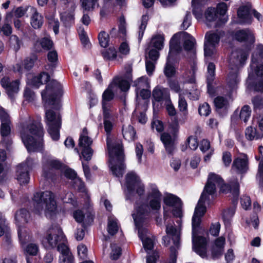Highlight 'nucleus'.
I'll return each mask as SVG.
<instances>
[{
	"label": "nucleus",
	"mask_w": 263,
	"mask_h": 263,
	"mask_svg": "<svg viewBox=\"0 0 263 263\" xmlns=\"http://www.w3.org/2000/svg\"><path fill=\"white\" fill-rule=\"evenodd\" d=\"M107 146L110 157L109 166L112 174L117 177H122L125 165L124 163V155L122 141L116 140L114 142L110 138H107Z\"/></svg>",
	"instance_id": "obj_4"
},
{
	"label": "nucleus",
	"mask_w": 263,
	"mask_h": 263,
	"mask_svg": "<svg viewBox=\"0 0 263 263\" xmlns=\"http://www.w3.org/2000/svg\"><path fill=\"white\" fill-rule=\"evenodd\" d=\"M164 203L169 206H181L182 203L180 198L173 194H169L164 198Z\"/></svg>",
	"instance_id": "obj_40"
},
{
	"label": "nucleus",
	"mask_w": 263,
	"mask_h": 263,
	"mask_svg": "<svg viewBox=\"0 0 263 263\" xmlns=\"http://www.w3.org/2000/svg\"><path fill=\"white\" fill-rule=\"evenodd\" d=\"M180 35L184 40V49L187 51H191L195 53V46L196 44L195 38L186 32H183L180 33Z\"/></svg>",
	"instance_id": "obj_30"
},
{
	"label": "nucleus",
	"mask_w": 263,
	"mask_h": 263,
	"mask_svg": "<svg viewBox=\"0 0 263 263\" xmlns=\"http://www.w3.org/2000/svg\"><path fill=\"white\" fill-rule=\"evenodd\" d=\"M153 97L154 99L158 102L165 101L170 99V95L168 90L164 88L157 86L153 91Z\"/></svg>",
	"instance_id": "obj_29"
},
{
	"label": "nucleus",
	"mask_w": 263,
	"mask_h": 263,
	"mask_svg": "<svg viewBox=\"0 0 263 263\" xmlns=\"http://www.w3.org/2000/svg\"><path fill=\"white\" fill-rule=\"evenodd\" d=\"M119 229L118 220L116 218L109 217L107 226L108 232L111 235L117 233Z\"/></svg>",
	"instance_id": "obj_48"
},
{
	"label": "nucleus",
	"mask_w": 263,
	"mask_h": 263,
	"mask_svg": "<svg viewBox=\"0 0 263 263\" xmlns=\"http://www.w3.org/2000/svg\"><path fill=\"white\" fill-rule=\"evenodd\" d=\"M248 56L247 51L242 49H236L233 51L229 59L230 67L231 69L228 77V85L231 90L236 88L239 79L238 77V69L243 65Z\"/></svg>",
	"instance_id": "obj_6"
},
{
	"label": "nucleus",
	"mask_w": 263,
	"mask_h": 263,
	"mask_svg": "<svg viewBox=\"0 0 263 263\" xmlns=\"http://www.w3.org/2000/svg\"><path fill=\"white\" fill-rule=\"evenodd\" d=\"M180 34H175L171 39L170 42V51L167 57L168 58L174 59V56L182 50V47L180 43Z\"/></svg>",
	"instance_id": "obj_28"
},
{
	"label": "nucleus",
	"mask_w": 263,
	"mask_h": 263,
	"mask_svg": "<svg viewBox=\"0 0 263 263\" xmlns=\"http://www.w3.org/2000/svg\"><path fill=\"white\" fill-rule=\"evenodd\" d=\"M39 251V246L34 243H29L24 249V252L26 255L30 256H35Z\"/></svg>",
	"instance_id": "obj_54"
},
{
	"label": "nucleus",
	"mask_w": 263,
	"mask_h": 263,
	"mask_svg": "<svg viewBox=\"0 0 263 263\" xmlns=\"http://www.w3.org/2000/svg\"><path fill=\"white\" fill-rule=\"evenodd\" d=\"M149 200L148 204L136 203L135 212L132 214L136 226H139L141 223H146L151 211H158L161 208V198H147Z\"/></svg>",
	"instance_id": "obj_7"
},
{
	"label": "nucleus",
	"mask_w": 263,
	"mask_h": 263,
	"mask_svg": "<svg viewBox=\"0 0 263 263\" xmlns=\"http://www.w3.org/2000/svg\"><path fill=\"white\" fill-rule=\"evenodd\" d=\"M29 217L30 214L27 210L22 209L17 211L15 214V218L17 227H19V226H21V224L27 223L28 221Z\"/></svg>",
	"instance_id": "obj_38"
},
{
	"label": "nucleus",
	"mask_w": 263,
	"mask_h": 263,
	"mask_svg": "<svg viewBox=\"0 0 263 263\" xmlns=\"http://www.w3.org/2000/svg\"><path fill=\"white\" fill-rule=\"evenodd\" d=\"M31 12L32 14L31 17V25L34 29H39L43 25V17L34 8H31Z\"/></svg>",
	"instance_id": "obj_36"
},
{
	"label": "nucleus",
	"mask_w": 263,
	"mask_h": 263,
	"mask_svg": "<svg viewBox=\"0 0 263 263\" xmlns=\"http://www.w3.org/2000/svg\"><path fill=\"white\" fill-rule=\"evenodd\" d=\"M126 23L124 17H121L118 27V30L116 28H112L110 32V35L112 37L124 38L126 35Z\"/></svg>",
	"instance_id": "obj_31"
},
{
	"label": "nucleus",
	"mask_w": 263,
	"mask_h": 263,
	"mask_svg": "<svg viewBox=\"0 0 263 263\" xmlns=\"http://www.w3.org/2000/svg\"><path fill=\"white\" fill-rule=\"evenodd\" d=\"M60 198L64 203H71L73 206L77 205V201L74 200V195L71 192L64 191L60 195Z\"/></svg>",
	"instance_id": "obj_45"
},
{
	"label": "nucleus",
	"mask_w": 263,
	"mask_h": 263,
	"mask_svg": "<svg viewBox=\"0 0 263 263\" xmlns=\"http://www.w3.org/2000/svg\"><path fill=\"white\" fill-rule=\"evenodd\" d=\"M63 164L57 160L48 158L44 160L43 165V175L46 178L51 177V174L53 170L62 169Z\"/></svg>",
	"instance_id": "obj_18"
},
{
	"label": "nucleus",
	"mask_w": 263,
	"mask_h": 263,
	"mask_svg": "<svg viewBox=\"0 0 263 263\" xmlns=\"http://www.w3.org/2000/svg\"><path fill=\"white\" fill-rule=\"evenodd\" d=\"M148 20V16L146 14L143 15L141 18V25L139 27V39L140 40L143 37L144 30L146 28L147 23Z\"/></svg>",
	"instance_id": "obj_59"
},
{
	"label": "nucleus",
	"mask_w": 263,
	"mask_h": 263,
	"mask_svg": "<svg viewBox=\"0 0 263 263\" xmlns=\"http://www.w3.org/2000/svg\"><path fill=\"white\" fill-rule=\"evenodd\" d=\"M166 233L167 235L163 236L162 240L163 244L167 246L170 243V237L171 236L173 241L174 246L172 247L174 248L176 250V254L177 255V250L176 248H178L180 242V230L177 229L176 228L172 225L167 224L166 227ZM172 247L170 248V249Z\"/></svg>",
	"instance_id": "obj_15"
},
{
	"label": "nucleus",
	"mask_w": 263,
	"mask_h": 263,
	"mask_svg": "<svg viewBox=\"0 0 263 263\" xmlns=\"http://www.w3.org/2000/svg\"><path fill=\"white\" fill-rule=\"evenodd\" d=\"M122 134L125 139L128 141L134 140L136 136V132L134 127L130 125H123L122 127Z\"/></svg>",
	"instance_id": "obj_43"
},
{
	"label": "nucleus",
	"mask_w": 263,
	"mask_h": 263,
	"mask_svg": "<svg viewBox=\"0 0 263 263\" xmlns=\"http://www.w3.org/2000/svg\"><path fill=\"white\" fill-rule=\"evenodd\" d=\"M82 7L86 11H92L96 6L99 7L98 0H81Z\"/></svg>",
	"instance_id": "obj_52"
},
{
	"label": "nucleus",
	"mask_w": 263,
	"mask_h": 263,
	"mask_svg": "<svg viewBox=\"0 0 263 263\" xmlns=\"http://www.w3.org/2000/svg\"><path fill=\"white\" fill-rule=\"evenodd\" d=\"M98 40L102 47H106L109 44V35L104 31H101L98 34Z\"/></svg>",
	"instance_id": "obj_57"
},
{
	"label": "nucleus",
	"mask_w": 263,
	"mask_h": 263,
	"mask_svg": "<svg viewBox=\"0 0 263 263\" xmlns=\"http://www.w3.org/2000/svg\"><path fill=\"white\" fill-rule=\"evenodd\" d=\"M174 59H170L168 57L167 59V62L164 68V72L166 77L168 78L173 77L175 73V67L172 63V61Z\"/></svg>",
	"instance_id": "obj_51"
},
{
	"label": "nucleus",
	"mask_w": 263,
	"mask_h": 263,
	"mask_svg": "<svg viewBox=\"0 0 263 263\" xmlns=\"http://www.w3.org/2000/svg\"><path fill=\"white\" fill-rule=\"evenodd\" d=\"M232 100L228 96H218L214 99L216 111L220 116L226 115L230 107Z\"/></svg>",
	"instance_id": "obj_16"
},
{
	"label": "nucleus",
	"mask_w": 263,
	"mask_h": 263,
	"mask_svg": "<svg viewBox=\"0 0 263 263\" xmlns=\"http://www.w3.org/2000/svg\"><path fill=\"white\" fill-rule=\"evenodd\" d=\"M49 26L52 28L54 33H59L60 23L58 18H55L54 15H46Z\"/></svg>",
	"instance_id": "obj_47"
},
{
	"label": "nucleus",
	"mask_w": 263,
	"mask_h": 263,
	"mask_svg": "<svg viewBox=\"0 0 263 263\" xmlns=\"http://www.w3.org/2000/svg\"><path fill=\"white\" fill-rule=\"evenodd\" d=\"M192 70L193 74L192 77L188 80V82L193 84V89L189 90L188 97L191 100H197L199 99L200 91L197 88V86L195 84V77L194 73L197 68L195 65L193 66Z\"/></svg>",
	"instance_id": "obj_33"
},
{
	"label": "nucleus",
	"mask_w": 263,
	"mask_h": 263,
	"mask_svg": "<svg viewBox=\"0 0 263 263\" xmlns=\"http://www.w3.org/2000/svg\"><path fill=\"white\" fill-rule=\"evenodd\" d=\"M50 76L47 73L43 72L33 77L31 80L30 83L33 86L37 88L40 85L48 82Z\"/></svg>",
	"instance_id": "obj_35"
},
{
	"label": "nucleus",
	"mask_w": 263,
	"mask_h": 263,
	"mask_svg": "<svg viewBox=\"0 0 263 263\" xmlns=\"http://www.w3.org/2000/svg\"><path fill=\"white\" fill-rule=\"evenodd\" d=\"M134 86L136 87V93L138 96L139 90L142 89L147 88L148 86L147 78L146 77H141L134 82Z\"/></svg>",
	"instance_id": "obj_46"
},
{
	"label": "nucleus",
	"mask_w": 263,
	"mask_h": 263,
	"mask_svg": "<svg viewBox=\"0 0 263 263\" xmlns=\"http://www.w3.org/2000/svg\"><path fill=\"white\" fill-rule=\"evenodd\" d=\"M43 127L40 121H30L21 133V138L29 152H40L43 147Z\"/></svg>",
	"instance_id": "obj_2"
},
{
	"label": "nucleus",
	"mask_w": 263,
	"mask_h": 263,
	"mask_svg": "<svg viewBox=\"0 0 263 263\" xmlns=\"http://www.w3.org/2000/svg\"><path fill=\"white\" fill-rule=\"evenodd\" d=\"M61 255L59 257V263H74V257L67 246H63L59 251Z\"/></svg>",
	"instance_id": "obj_34"
},
{
	"label": "nucleus",
	"mask_w": 263,
	"mask_h": 263,
	"mask_svg": "<svg viewBox=\"0 0 263 263\" xmlns=\"http://www.w3.org/2000/svg\"><path fill=\"white\" fill-rule=\"evenodd\" d=\"M45 122L48 127V132L52 139L57 141L60 138L61 120L60 114L51 109L46 111Z\"/></svg>",
	"instance_id": "obj_10"
},
{
	"label": "nucleus",
	"mask_w": 263,
	"mask_h": 263,
	"mask_svg": "<svg viewBox=\"0 0 263 263\" xmlns=\"http://www.w3.org/2000/svg\"><path fill=\"white\" fill-rule=\"evenodd\" d=\"M251 108L248 105L243 106L239 111L236 110L231 116V124L237 125L240 121L246 124L251 117Z\"/></svg>",
	"instance_id": "obj_14"
},
{
	"label": "nucleus",
	"mask_w": 263,
	"mask_h": 263,
	"mask_svg": "<svg viewBox=\"0 0 263 263\" xmlns=\"http://www.w3.org/2000/svg\"><path fill=\"white\" fill-rule=\"evenodd\" d=\"M239 18L238 23L240 24H250L252 23L251 6L248 4L240 6L237 10Z\"/></svg>",
	"instance_id": "obj_22"
},
{
	"label": "nucleus",
	"mask_w": 263,
	"mask_h": 263,
	"mask_svg": "<svg viewBox=\"0 0 263 263\" xmlns=\"http://www.w3.org/2000/svg\"><path fill=\"white\" fill-rule=\"evenodd\" d=\"M18 236L22 245H25L31 240V236L26 229L19 226L18 227Z\"/></svg>",
	"instance_id": "obj_42"
},
{
	"label": "nucleus",
	"mask_w": 263,
	"mask_h": 263,
	"mask_svg": "<svg viewBox=\"0 0 263 263\" xmlns=\"http://www.w3.org/2000/svg\"><path fill=\"white\" fill-rule=\"evenodd\" d=\"M102 54L104 59L112 60L117 57V51L114 47H110L107 49H104L102 52Z\"/></svg>",
	"instance_id": "obj_56"
},
{
	"label": "nucleus",
	"mask_w": 263,
	"mask_h": 263,
	"mask_svg": "<svg viewBox=\"0 0 263 263\" xmlns=\"http://www.w3.org/2000/svg\"><path fill=\"white\" fill-rule=\"evenodd\" d=\"M42 98L49 105L59 107V97L62 95V87L55 80H52L46 86V89L42 91Z\"/></svg>",
	"instance_id": "obj_9"
},
{
	"label": "nucleus",
	"mask_w": 263,
	"mask_h": 263,
	"mask_svg": "<svg viewBox=\"0 0 263 263\" xmlns=\"http://www.w3.org/2000/svg\"><path fill=\"white\" fill-rule=\"evenodd\" d=\"M245 135L246 138L250 141L258 140L263 138V133L260 132L259 130L252 126H249L246 129Z\"/></svg>",
	"instance_id": "obj_37"
},
{
	"label": "nucleus",
	"mask_w": 263,
	"mask_h": 263,
	"mask_svg": "<svg viewBox=\"0 0 263 263\" xmlns=\"http://www.w3.org/2000/svg\"><path fill=\"white\" fill-rule=\"evenodd\" d=\"M205 23L209 27H212L211 23H214V27H217L224 24L227 20L219 17L216 10L214 8H209L205 12Z\"/></svg>",
	"instance_id": "obj_20"
},
{
	"label": "nucleus",
	"mask_w": 263,
	"mask_h": 263,
	"mask_svg": "<svg viewBox=\"0 0 263 263\" xmlns=\"http://www.w3.org/2000/svg\"><path fill=\"white\" fill-rule=\"evenodd\" d=\"M221 33L220 32L209 31L205 36L204 56L206 59L212 57L215 52L216 47L218 44Z\"/></svg>",
	"instance_id": "obj_11"
},
{
	"label": "nucleus",
	"mask_w": 263,
	"mask_h": 263,
	"mask_svg": "<svg viewBox=\"0 0 263 263\" xmlns=\"http://www.w3.org/2000/svg\"><path fill=\"white\" fill-rule=\"evenodd\" d=\"M165 105L167 114L170 116V118H173V117H177V111L174 106L171 102V99L165 102Z\"/></svg>",
	"instance_id": "obj_58"
},
{
	"label": "nucleus",
	"mask_w": 263,
	"mask_h": 263,
	"mask_svg": "<svg viewBox=\"0 0 263 263\" xmlns=\"http://www.w3.org/2000/svg\"><path fill=\"white\" fill-rule=\"evenodd\" d=\"M211 108L207 103H204L200 105L198 108L199 114L201 116H208L211 112Z\"/></svg>",
	"instance_id": "obj_63"
},
{
	"label": "nucleus",
	"mask_w": 263,
	"mask_h": 263,
	"mask_svg": "<svg viewBox=\"0 0 263 263\" xmlns=\"http://www.w3.org/2000/svg\"><path fill=\"white\" fill-rule=\"evenodd\" d=\"M110 258L113 260L118 259L121 255V249L116 244L111 245Z\"/></svg>",
	"instance_id": "obj_60"
},
{
	"label": "nucleus",
	"mask_w": 263,
	"mask_h": 263,
	"mask_svg": "<svg viewBox=\"0 0 263 263\" xmlns=\"http://www.w3.org/2000/svg\"><path fill=\"white\" fill-rule=\"evenodd\" d=\"M217 187L220 188L221 192L224 193L230 192L235 197H237L239 193V184L237 180L230 182L229 184H226L223 183V180L220 176L213 173L209 174L207 182L195 208L192 217L193 249L202 258L206 256L207 240L203 237H196L197 228L200 226L201 217L206 212L204 204L206 201L208 203H210L211 200L210 196H211L212 198H213Z\"/></svg>",
	"instance_id": "obj_1"
},
{
	"label": "nucleus",
	"mask_w": 263,
	"mask_h": 263,
	"mask_svg": "<svg viewBox=\"0 0 263 263\" xmlns=\"http://www.w3.org/2000/svg\"><path fill=\"white\" fill-rule=\"evenodd\" d=\"M232 168L238 174L246 173L249 169L248 159L246 156L238 157L233 161Z\"/></svg>",
	"instance_id": "obj_26"
},
{
	"label": "nucleus",
	"mask_w": 263,
	"mask_h": 263,
	"mask_svg": "<svg viewBox=\"0 0 263 263\" xmlns=\"http://www.w3.org/2000/svg\"><path fill=\"white\" fill-rule=\"evenodd\" d=\"M1 83L10 97H12L18 91L19 81L18 80L10 82L9 78L4 77L1 80Z\"/></svg>",
	"instance_id": "obj_25"
},
{
	"label": "nucleus",
	"mask_w": 263,
	"mask_h": 263,
	"mask_svg": "<svg viewBox=\"0 0 263 263\" xmlns=\"http://www.w3.org/2000/svg\"><path fill=\"white\" fill-rule=\"evenodd\" d=\"M258 151L259 156L258 158L257 156H256V158L257 160L261 159V160L259 164L258 173L257 176L258 178L260 179V182L263 185V146H259Z\"/></svg>",
	"instance_id": "obj_50"
},
{
	"label": "nucleus",
	"mask_w": 263,
	"mask_h": 263,
	"mask_svg": "<svg viewBox=\"0 0 263 263\" xmlns=\"http://www.w3.org/2000/svg\"><path fill=\"white\" fill-rule=\"evenodd\" d=\"M252 63L247 80L248 87L256 91H263V45H257L252 55Z\"/></svg>",
	"instance_id": "obj_3"
},
{
	"label": "nucleus",
	"mask_w": 263,
	"mask_h": 263,
	"mask_svg": "<svg viewBox=\"0 0 263 263\" xmlns=\"http://www.w3.org/2000/svg\"><path fill=\"white\" fill-rule=\"evenodd\" d=\"M10 42L11 46L15 51H17L22 44V41L15 35H12L10 37Z\"/></svg>",
	"instance_id": "obj_62"
},
{
	"label": "nucleus",
	"mask_w": 263,
	"mask_h": 263,
	"mask_svg": "<svg viewBox=\"0 0 263 263\" xmlns=\"http://www.w3.org/2000/svg\"><path fill=\"white\" fill-rule=\"evenodd\" d=\"M141 181L140 178L134 172H131L126 175V186L127 193L126 195L127 200H131V195L135 191V185Z\"/></svg>",
	"instance_id": "obj_21"
},
{
	"label": "nucleus",
	"mask_w": 263,
	"mask_h": 263,
	"mask_svg": "<svg viewBox=\"0 0 263 263\" xmlns=\"http://www.w3.org/2000/svg\"><path fill=\"white\" fill-rule=\"evenodd\" d=\"M146 223H141L139 226H136L138 229V235L141 240L143 247L146 251H151L153 249V240L149 238L147 229L143 226Z\"/></svg>",
	"instance_id": "obj_17"
},
{
	"label": "nucleus",
	"mask_w": 263,
	"mask_h": 263,
	"mask_svg": "<svg viewBox=\"0 0 263 263\" xmlns=\"http://www.w3.org/2000/svg\"><path fill=\"white\" fill-rule=\"evenodd\" d=\"M162 194L155 184L149 185L147 198H161Z\"/></svg>",
	"instance_id": "obj_49"
},
{
	"label": "nucleus",
	"mask_w": 263,
	"mask_h": 263,
	"mask_svg": "<svg viewBox=\"0 0 263 263\" xmlns=\"http://www.w3.org/2000/svg\"><path fill=\"white\" fill-rule=\"evenodd\" d=\"M179 121L177 117L170 118L168 121V130L174 137H177L179 130Z\"/></svg>",
	"instance_id": "obj_41"
},
{
	"label": "nucleus",
	"mask_w": 263,
	"mask_h": 263,
	"mask_svg": "<svg viewBox=\"0 0 263 263\" xmlns=\"http://www.w3.org/2000/svg\"><path fill=\"white\" fill-rule=\"evenodd\" d=\"M125 73L123 78H115L114 83L118 84V87L123 91H127L130 87L129 82L132 80V67L128 65L125 68Z\"/></svg>",
	"instance_id": "obj_19"
},
{
	"label": "nucleus",
	"mask_w": 263,
	"mask_h": 263,
	"mask_svg": "<svg viewBox=\"0 0 263 263\" xmlns=\"http://www.w3.org/2000/svg\"><path fill=\"white\" fill-rule=\"evenodd\" d=\"M34 212L39 214L44 213L47 217H51L55 214L57 202L54 194L51 191L36 192L32 198Z\"/></svg>",
	"instance_id": "obj_5"
},
{
	"label": "nucleus",
	"mask_w": 263,
	"mask_h": 263,
	"mask_svg": "<svg viewBox=\"0 0 263 263\" xmlns=\"http://www.w3.org/2000/svg\"><path fill=\"white\" fill-rule=\"evenodd\" d=\"M233 39L239 42L253 44L255 42V37L253 32L249 29H241L236 31L233 35Z\"/></svg>",
	"instance_id": "obj_23"
},
{
	"label": "nucleus",
	"mask_w": 263,
	"mask_h": 263,
	"mask_svg": "<svg viewBox=\"0 0 263 263\" xmlns=\"http://www.w3.org/2000/svg\"><path fill=\"white\" fill-rule=\"evenodd\" d=\"M92 143L91 139L87 136L86 128H84L79 138V145L83 148L82 155L86 161L91 160L93 151L90 147Z\"/></svg>",
	"instance_id": "obj_13"
},
{
	"label": "nucleus",
	"mask_w": 263,
	"mask_h": 263,
	"mask_svg": "<svg viewBox=\"0 0 263 263\" xmlns=\"http://www.w3.org/2000/svg\"><path fill=\"white\" fill-rule=\"evenodd\" d=\"M73 186L80 192L84 193L85 192L84 183L81 179L79 177L75 178L73 181Z\"/></svg>",
	"instance_id": "obj_64"
},
{
	"label": "nucleus",
	"mask_w": 263,
	"mask_h": 263,
	"mask_svg": "<svg viewBox=\"0 0 263 263\" xmlns=\"http://www.w3.org/2000/svg\"><path fill=\"white\" fill-rule=\"evenodd\" d=\"M164 37L161 35L154 36L151 40V45L158 50H161L163 47Z\"/></svg>",
	"instance_id": "obj_53"
},
{
	"label": "nucleus",
	"mask_w": 263,
	"mask_h": 263,
	"mask_svg": "<svg viewBox=\"0 0 263 263\" xmlns=\"http://www.w3.org/2000/svg\"><path fill=\"white\" fill-rule=\"evenodd\" d=\"M114 86H117L118 84L114 83V80L108 86V88L104 91L102 95V102L107 103V102L111 101L114 97L113 92V88Z\"/></svg>",
	"instance_id": "obj_44"
},
{
	"label": "nucleus",
	"mask_w": 263,
	"mask_h": 263,
	"mask_svg": "<svg viewBox=\"0 0 263 263\" xmlns=\"http://www.w3.org/2000/svg\"><path fill=\"white\" fill-rule=\"evenodd\" d=\"M215 66L213 63H210L208 66V74L206 76L207 85L209 93L212 95L213 92L211 88V85L215 77Z\"/></svg>",
	"instance_id": "obj_39"
},
{
	"label": "nucleus",
	"mask_w": 263,
	"mask_h": 263,
	"mask_svg": "<svg viewBox=\"0 0 263 263\" xmlns=\"http://www.w3.org/2000/svg\"><path fill=\"white\" fill-rule=\"evenodd\" d=\"M66 242L65 236L58 225L52 226L42 240L45 248L47 249L57 248L58 251L62 249L63 246H67Z\"/></svg>",
	"instance_id": "obj_8"
},
{
	"label": "nucleus",
	"mask_w": 263,
	"mask_h": 263,
	"mask_svg": "<svg viewBox=\"0 0 263 263\" xmlns=\"http://www.w3.org/2000/svg\"><path fill=\"white\" fill-rule=\"evenodd\" d=\"M11 122L1 123L0 128L1 135L2 137L1 144L7 149L10 148L12 144V139L9 137L11 132Z\"/></svg>",
	"instance_id": "obj_24"
},
{
	"label": "nucleus",
	"mask_w": 263,
	"mask_h": 263,
	"mask_svg": "<svg viewBox=\"0 0 263 263\" xmlns=\"http://www.w3.org/2000/svg\"><path fill=\"white\" fill-rule=\"evenodd\" d=\"M176 137L169 133H163L161 135V140L164 144L165 150L168 155H172L175 149V140Z\"/></svg>",
	"instance_id": "obj_27"
},
{
	"label": "nucleus",
	"mask_w": 263,
	"mask_h": 263,
	"mask_svg": "<svg viewBox=\"0 0 263 263\" xmlns=\"http://www.w3.org/2000/svg\"><path fill=\"white\" fill-rule=\"evenodd\" d=\"M40 44L42 47L46 50L51 49L53 45V42L49 36H46L42 39Z\"/></svg>",
	"instance_id": "obj_61"
},
{
	"label": "nucleus",
	"mask_w": 263,
	"mask_h": 263,
	"mask_svg": "<svg viewBox=\"0 0 263 263\" xmlns=\"http://www.w3.org/2000/svg\"><path fill=\"white\" fill-rule=\"evenodd\" d=\"M73 216L76 221L78 222L81 223L84 222L83 224L86 226L91 223L93 221V215L90 213L86 214V217L81 210H76L73 213Z\"/></svg>",
	"instance_id": "obj_32"
},
{
	"label": "nucleus",
	"mask_w": 263,
	"mask_h": 263,
	"mask_svg": "<svg viewBox=\"0 0 263 263\" xmlns=\"http://www.w3.org/2000/svg\"><path fill=\"white\" fill-rule=\"evenodd\" d=\"M33 164V160L31 158H28L25 162L17 166L15 176L21 185L26 184L29 182V172L32 168Z\"/></svg>",
	"instance_id": "obj_12"
},
{
	"label": "nucleus",
	"mask_w": 263,
	"mask_h": 263,
	"mask_svg": "<svg viewBox=\"0 0 263 263\" xmlns=\"http://www.w3.org/2000/svg\"><path fill=\"white\" fill-rule=\"evenodd\" d=\"M61 20L66 27H69L74 23V16L73 12H64L61 16Z\"/></svg>",
	"instance_id": "obj_55"
}]
</instances>
